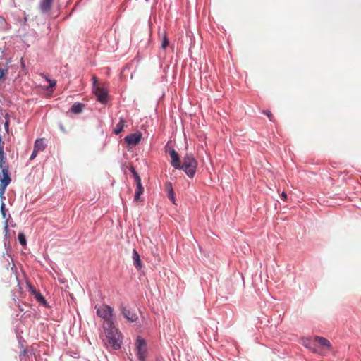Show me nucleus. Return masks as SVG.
Instances as JSON below:
<instances>
[{"label":"nucleus","mask_w":361,"mask_h":361,"mask_svg":"<svg viewBox=\"0 0 361 361\" xmlns=\"http://www.w3.org/2000/svg\"><path fill=\"white\" fill-rule=\"evenodd\" d=\"M35 298L38 302H39L40 304L43 305L45 307L47 306V300H45L44 297L42 295V293L39 292L37 294H36Z\"/></svg>","instance_id":"19"},{"label":"nucleus","mask_w":361,"mask_h":361,"mask_svg":"<svg viewBox=\"0 0 361 361\" xmlns=\"http://www.w3.org/2000/svg\"><path fill=\"white\" fill-rule=\"evenodd\" d=\"M27 286H28L29 291L30 292V293L32 295L35 296L36 294H37L39 293V291H37L36 290V288L34 286H32L31 284H27Z\"/></svg>","instance_id":"24"},{"label":"nucleus","mask_w":361,"mask_h":361,"mask_svg":"<svg viewBox=\"0 0 361 361\" xmlns=\"http://www.w3.org/2000/svg\"><path fill=\"white\" fill-rule=\"evenodd\" d=\"M263 114H265V115H267V117L269 118V120H270L271 121H273V118H274V116H273V115H272L271 112L269 110H264V111H263Z\"/></svg>","instance_id":"25"},{"label":"nucleus","mask_w":361,"mask_h":361,"mask_svg":"<svg viewBox=\"0 0 361 361\" xmlns=\"http://www.w3.org/2000/svg\"><path fill=\"white\" fill-rule=\"evenodd\" d=\"M132 258L133 261V264L135 267V268L138 270L141 269L142 267V263L141 262L140 255L135 249L133 250Z\"/></svg>","instance_id":"12"},{"label":"nucleus","mask_w":361,"mask_h":361,"mask_svg":"<svg viewBox=\"0 0 361 361\" xmlns=\"http://www.w3.org/2000/svg\"><path fill=\"white\" fill-rule=\"evenodd\" d=\"M46 80L49 82L50 87H54L56 84V81L55 80H50L47 78H46Z\"/></svg>","instance_id":"26"},{"label":"nucleus","mask_w":361,"mask_h":361,"mask_svg":"<svg viewBox=\"0 0 361 361\" xmlns=\"http://www.w3.org/2000/svg\"><path fill=\"white\" fill-rule=\"evenodd\" d=\"M135 347L137 350V356L139 360L146 361L147 346L145 340L138 336L136 340Z\"/></svg>","instance_id":"4"},{"label":"nucleus","mask_w":361,"mask_h":361,"mask_svg":"<svg viewBox=\"0 0 361 361\" xmlns=\"http://www.w3.org/2000/svg\"><path fill=\"white\" fill-rule=\"evenodd\" d=\"M94 93L95 94L97 101L100 103L105 104L108 101V91L104 87H101L99 85H96L97 80L96 78L94 77Z\"/></svg>","instance_id":"5"},{"label":"nucleus","mask_w":361,"mask_h":361,"mask_svg":"<svg viewBox=\"0 0 361 361\" xmlns=\"http://www.w3.org/2000/svg\"><path fill=\"white\" fill-rule=\"evenodd\" d=\"M0 197L1 200L5 199L4 193L7 186L10 184L11 179L9 175L8 169H4L0 173Z\"/></svg>","instance_id":"6"},{"label":"nucleus","mask_w":361,"mask_h":361,"mask_svg":"<svg viewBox=\"0 0 361 361\" xmlns=\"http://www.w3.org/2000/svg\"><path fill=\"white\" fill-rule=\"evenodd\" d=\"M53 0H42L39 3V8L42 13H47L51 8Z\"/></svg>","instance_id":"11"},{"label":"nucleus","mask_w":361,"mask_h":361,"mask_svg":"<svg viewBox=\"0 0 361 361\" xmlns=\"http://www.w3.org/2000/svg\"><path fill=\"white\" fill-rule=\"evenodd\" d=\"M39 151H37V149H35V148L33 149V152L30 157V160H33L37 155Z\"/></svg>","instance_id":"27"},{"label":"nucleus","mask_w":361,"mask_h":361,"mask_svg":"<svg viewBox=\"0 0 361 361\" xmlns=\"http://www.w3.org/2000/svg\"><path fill=\"white\" fill-rule=\"evenodd\" d=\"M7 72V68H0V80L4 76Z\"/></svg>","instance_id":"29"},{"label":"nucleus","mask_w":361,"mask_h":361,"mask_svg":"<svg viewBox=\"0 0 361 361\" xmlns=\"http://www.w3.org/2000/svg\"><path fill=\"white\" fill-rule=\"evenodd\" d=\"M18 239L19 243L22 245H26V238H25V235L23 233H20L18 234Z\"/></svg>","instance_id":"22"},{"label":"nucleus","mask_w":361,"mask_h":361,"mask_svg":"<svg viewBox=\"0 0 361 361\" xmlns=\"http://www.w3.org/2000/svg\"><path fill=\"white\" fill-rule=\"evenodd\" d=\"M165 149H166V152H168L169 153L170 149H171L172 148L170 147L169 143H167L165 147Z\"/></svg>","instance_id":"33"},{"label":"nucleus","mask_w":361,"mask_h":361,"mask_svg":"<svg viewBox=\"0 0 361 361\" xmlns=\"http://www.w3.org/2000/svg\"><path fill=\"white\" fill-rule=\"evenodd\" d=\"M0 169H1V171H4V169H8V166L6 162L4 152H3L2 154H0Z\"/></svg>","instance_id":"18"},{"label":"nucleus","mask_w":361,"mask_h":361,"mask_svg":"<svg viewBox=\"0 0 361 361\" xmlns=\"http://www.w3.org/2000/svg\"><path fill=\"white\" fill-rule=\"evenodd\" d=\"M120 310L121 311L124 317L128 319V321L131 322H136L138 319L137 315L136 313L130 311V310L127 309L126 307H125L123 305H121L120 306Z\"/></svg>","instance_id":"7"},{"label":"nucleus","mask_w":361,"mask_h":361,"mask_svg":"<svg viewBox=\"0 0 361 361\" xmlns=\"http://www.w3.org/2000/svg\"><path fill=\"white\" fill-rule=\"evenodd\" d=\"M5 121H8L10 122V116L8 114H6L4 116Z\"/></svg>","instance_id":"34"},{"label":"nucleus","mask_w":361,"mask_h":361,"mask_svg":"<svg viewBox=\"0 0 361 361\" xmlns=\"http://www.w3.org/2000/svg\"><path fill=\"white\" fill-rule=\"evenodd\" d=\"M95 309L97 310V314L104 320L103 329H109L111 328V325L114 324L112 319L113 309L105 304L96 305Z\"/></svg>","instance_id":"2"},{"label":"nucleus","mask_w":361,"mask_h":361,"mask_svg":"<svg viewBox=\"0 0 361 361\" xmlns=\"http://www.w3.org/2000/svg\"><path fill=\"white\" fill-rule=\"evenodd\" d=\"M130 171H131V172H132V173L133 175V177L135 178V183L136 184L142 183H141V178H140L139 174L135 170V169L134 168H131Z\"/></svg>","instance_id":"21"},{"label":"nucleus","mask_w":361,"mask_h":361,"mask_svg":"<svg viewBox=\"0 0 361 361\" xmlns=\"http://www.w3.org/2000/svg\"><path fill=\"white\" fill-rule=\"evenodd\" d=\"M20 311H23V309L22 308V307H20Z\"/></svg>","instance_id":"35"},{"label":"nucleus","mask_w":361,"mask_h":361,"mask_svg":"<svg viewBox=\"0 0 361 361\" xmlns=\"http://www.w3.org/2000/svg\"><path fill=\"white\" fill-rule=\"evenodd\" d=\"M3 152H4V142L2 141V138L0 136V154H2Z\"/></svg>","instance_id":"30"},{"label":"nucleus","mask_w":361,"mask_h":361,"mask_svg":"<svg viewBox=\"0 0 361 361\" xmlns=\"http://www.w3.org/2000/svg\"><path fill=\"white\" fill-rule=\"evenodd\" d=\"M84 109V105L81 103H75L71 107V112L74 114H80Z\"/></svg>","instance_id":"16"},{"label":"nucleus","mask_w":361,"mask_h":361,"mask_svg":"<svg viewBox=\"0 0 361 361\" xmlns=\"http://www.w3.org/2000/svg\"><path fill=\"white\" fill-rule=\"evenodd\" d=\"M197 166V162L194 157L192 154H187L178 169H183L189 177L192 178L196 173Z\"/></svg>","instance_id":"3"},{"label":"nucleus","mask_w":361,"mask_h":361,"mask_svg":"<svg viewBox=\"0 0 361 361\" xmlns=\"http://www.w3.org/2000/svg\"><path fill=\"white\" fill-rule=\"evenodd\" d=\"M314 341L317 342L324 351L331 350L332 345L329 340L322 336H315Z\"/></svg>","instance_id":"8"},{"label":"nucleus","mask_w":361,"mask_h":361,"mask_svg":"<svg viewBox=\"0 0 361 361\" xmlns=\"http://www.w3.org/2000/svg\"><path fill=\"white\" fill-rule=\"evenodd\" d=\"M143 192H144V188H143L142 183L136 184V190H135V196H134V200L135 202L140 201V195L143 193Z\"/></svg>","instance_id":"14"},{"label":"nucleus","mask_w":361,"mask_h":361,"mask_svg":"<svg viewBox=\"0 0 361 361\" xmlns=\"http://www.w3.org/2000/svg\"><path fill=\"white\" fill-rule=\"evenodd\" d=\"M281 197L284 201L287 200V194L285 192H283L281 195Z\"/></svg>","instance_id":"32"},{"label":"nucleus","mask_w":361,"mask_h":361,"mask_svg":"<svg viewBox=\"0 0 361 361\" xmlns=\"http://www.w3.org/2000/svg\"><path fill=\"white\" fill-rule=\"evenodd\" d=\"M130 171H131V172H132V173L133 175V177L135 178V183L136 184L142 183H141V178H140L139 174L135 170V169L134 168H131Z\"/></svg>","instance_id":"20"},{"label":"nucleus","mask_w":361,"mask_h":361,"mask_svg":"<svg viewBox=\"0 0 361 361\" xmlns=\"http://www.w3.org/2000/svg\"><path fill=\"white\" fill-rule=\"evenodd\" d=\"M170 185V189L169 190V198L175 204V198H174V192L171 187V185Z\"/></svg>","instance_id":"23"},{"label":"nucleus","mask_w":361,"mask_h":361,"mask_svg":"<svg viewBox=\"0 0 361 361\" xmlns=\"http://www.w3.org/2000/svg\"><path fill=\"white\" fill-rule=\"evenodd\" d=\"M169 155L171 159V166H173L176 169H179L180 167L181 162H180L178 152L174 149H171L169 151Z\"/></svg>","instance_id":"10"},{"label":"nucleus","mask_w":361,"mask_h":361,"mask_svg":"<svg viewBox=\"0 0 361 361\" xmlns=\"http://www.w3.org/2000/svg\"><path fill=\"white\" fill-rule=\"evenodd\" d=\"M9 123L8 121H5V123H4V127H5V130L7 133H8V130H9Z\"/></svg>","instance_id":"31"},{"label":"nucleus","mask_w":361,"mask_h":361,"mask_svg":"<svg viewBox=\"0 0 361 361\" xmlns=\"http://www.w3.org/2000/svg\"><path fill=\"white\" fill-rule=\"evenodd\" d=\"M34 148L39 152L45 149L46 145L44 142V140L42 138L37 139L34 144Z\"/></svg>","instance_id":"15"},{"label":"nucleus","mask_w":361,"mask_h":361,"mask_svg":"<svg viewBox=\"0 0 361 361\" xmlns=\"http://www.w3.org/2000/svg\"><path fill=\"white\" fill-rule=\"evenodd\" d=\"M104 331L105 338H103V341L105 345L111 347L114 350L119 349L121 345L122 338L114 324L111 325V328L109 329H104Z\"/></svg>","instance_id":"1"},{"label":"nucleus","mask_w":361,"mask_h":361,"mask_svg":"<svg viewBox=\"0 0 361 361\" xmlns=\"http://www.w3.org/2000/svg\"><path fill=\"white\" fill-rule=\"evenodd\" d=\"M142 138L140 133H133L125 137V141L130 145H135L140 142Z\"/></svg>","instance_id":"9"},{"label":"nucleus","mask_w":361,"mask_h":361,"mask_svg":"<svg viewBox=\"0 0 361 361\" xmlns=\"http://www.w3.org/2000/svg\"><path fill=\"white\" fill-rule=\"evenodd\" d=\"M1 213H2L3 217L5 218V216H6V209H5V204H4V202H2L1 206Z\"/></svg>","instance_id":"28"},{"label":"nucleus","mask_w":361,"mask_h":361,"mask_svg":"<svg viewBox=\"0 0 361 361\" xmlns=\"http://www.w3.org/2000/svg\"><path fill=\"white\" fill-rule=\"evenodd\" d=\"M159 37L161 39V46L162 49H166L169 45V39L167 37L166 32L163 30L161 32H159Z\"/></svg>","instance_id":"13"},{"label":"nucleus","mask_w":361,"mask_h":361,"mask_svg":"<svg viewBox=\"0 0 361 361\" xmlns=\"http://www.w3.org/2000/svg\"><path fill=\"white\" fill-rule=\"evenodd\" d=\"M125 126V121L123 118H121L120 121L116 124L114 132L116 135H118L123 129Z\"/></svg>","instance_id":"17"}]
</instances>
